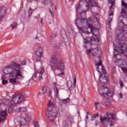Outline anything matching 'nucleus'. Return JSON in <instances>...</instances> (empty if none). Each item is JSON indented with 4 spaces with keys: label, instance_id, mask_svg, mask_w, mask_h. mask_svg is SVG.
Wrapping results in <instances>:
<instances>
[{
    "label": "nucleus",
    "instance_id": "obj_34",
    "mask_svg": "<svg viewBox=\"0 0 127 127\" xmlns=\"http://www.w3.org/2000/svg\"><path fill=\"white\" fill-rule=\"evenodd\" d=\"M8 83V81H7L6 80L2 79V83L3 85H6Z\"/></svg>",
    "mask_w": 127,
    "mask_h": 127
},
{
    "label": "nucleus",
    "instance_id": "obj_2",
    "mask_svg": "<svg viewBox=\"0 0 127 127\" xmlns=\"http://www.w3.org/2000/svg\"><path fill=\"white\" fill-rule=\"evenodd\" d=\"M21 64L16 63L13 62L10 64L7 65L3 69L4 74H10V78L12 76H19L23 78L22 71H21Z\"/></svg>",
    "mask_w": 127,
    "mask_h": 127
},
{
    "label": "nucleus",
    "instance_id": "obj_8",
    "mask_svg": "<svg viewBox=\"0 0 127 127\" xmlns=\"http://www.w3.org/2000/svg\"><path fill=\"white\" fill-rule=\"evenodd\" d=\"M105 90H106V92H108V88L105 87L104 86L102 87V88H100L98 89V92L101 96L103 97H106V96H108L112 98L113 97V95L114 93L112 91H110L109 92H105Z\"/></svg>",
    "mask_w": 127,
    "mask_h": 127
},
{
    "label": "nucleus",
    "instance_id": "obj_13",
    "mask_svg": "<svg viewBox=\"0 0 127 127\" xmlns=\"http://www.w3.org/2000/svg\"><path fill=\"white\" fill-rule=\"evenodd\" d=\"M76 76H74L73 80L74 85L71 82L67 83V86L68 87L69 91H72V90H73V88L76 87Z\"/></svg>",
    "mask_w": 127,
    "mask_h": 127
},
{
    "label": "nucleus",
    "instance_id": "obj_25",
    "mask_svg": "<svg viewBox=\"0 0 127 127\" xmlns=\"http://www.w3.org/2000/svg\"><path fill=\"white\" fill-rule=\"evenodd\" d=\"M62 102L64 104H67V103H69V102H70V99L67 98L65 99H63Z\"/></svg>",
    "mask_w": 127,
    "mask_h": 127
},
{
    "label": "nucleus",
    "instance_id": "obj_15",
    "mask_svg": "<svg viewBox=\"0 0 127 127\" xmlns=\"http://www.w3.org/2000/svg\"><path fill=\"white\" fill-rule=\"evenodd\" d=\"M115 64H116L117 66H121L122 65V66H124V63L126 62V61H125V60L124 59H118L115 60Z\"/></svg>",
    "mask_w": 127,
    "mask_h": 127
},
{
    "label": "nucleus",
    "instance_id": "obj_6",
    "mask_svg": "<svg viewBox=\"0 0 127 127\" xmlns=\"http://www.w3.org/2000/svg\"><path fill=\"white\" fill-rule=\"evenodd\" d=\"M24 100V96L22 94H15L13 96V98L11 101L12 105H16L19 104Z\"/></svg>",
    "mask_w": 127,
    "mask_h": 127
},
{
    "label": "nucleus",
    "instance_id": "obj_17",
    "mask_svg": "<svg viewBox=\"0 0 127 127\" xmlns=\"http://www.w3.org/2000/svg\"><path fill=\"white\" fill-rule=\"evenodd\" d=\"M15 77V78H10L9 79V83H12V84H15V83H17V81H16V80H18L19 79H20V78L19 77V76H12V77Z\"/></svg>",
    "mask_w": 127,
    "mask_h": 127
},
{
    "label": "nucleus",
    "instance_id": "obj_54",
    "mask_svg": "<svg viewBox=\"0 0 127 127\" xmlns=\"http://www.w3.org/2000/svg\"><path fill=\"white\" fill-rule=\"evenodd\" d=\"M23 16L24 17H25V15L26 14V13L25 12V11H23Z\"/></svg>",
    "mask_w": 127,
    "mask_h": 127
},
{
    "label": "nucleus",
    "instance_id": "obj_18",
    "mask_svg": "<svg viewBox=\"0 0 127 127\" xmlns=\"http://www.w3.org/2000/svg\"><path fill=\"white\" fill-rule=\"evenodd\" d=\"M54 90L55 94V97H56V98H58L59 96V90H58V88H57V86H54Z\"/></svg>",
    "mask_w": 127,
    "mask_h": 127
},
{
    "label": "nucleus",
    "instance_id": "obj_62",
    "mask_svg": "<svg viewBox=\"0 0 127 127\" xmlns=\"http://www.w3.org/2000/svg\"><path fill=\"white\" fill-rule=\"evenodd\" d=\"M121 22H122V23H123V24H124V22H123L122 21H121Z\"/></svg>",
    "mask_w": 127,
    "mask_h": 127
},
{
    "label": "nucleus",
    "instance_id": "obj_56",
    "mask_svg": "<svg viewBox=\"0 0 127 127\" xmlns=\"http://www.w3.org/2000/svg\"><path fill=\"white\" fill-rule=\"evenodd\" d=\"M112 15H114V13L113 12H111L109 13V16H112Z\"/></svg>",
    "mask_w": 127,
    "mask_h": 127
},
{
    "label": "nucleus",
    "instance_id": "obj_16",
    "mask_svg": "<svg viewBox=\"0 0 127 127\" xmlns=\"http://www.w3.org/2000/svg\"><path fill=\"white\" fill-rule=\"evenodd\" d=\"M106 121H111V120H115V115L114 114H109L108 113H107V117H105Z\"/></svg>",
    "mask_w": 127,
    "mask_h": 127
},
{
    "label": "nucleus",
    "instance_id": "obj_51",
    "mask_svg": "<svg viewBox=\"0 0 127 127\" xmlns=\"http://www.w3.org/2000/svg\"><path fill=\"white\" fill-rule=\"evenodd\" d=\"M55 47L57 49H60V48L61 47L60 46H55Z\"/></svg>",
    "mask_w": 127,
    "mask_h": 127
},
{
    "label": "nucleus",
    "instance_id": "obj_36",
    "mask_svg": "<svg viewBox=\"0 0 127 127\" xmlns=\"http://www.w3.org/2000/svg\"><path fill=\"white\" fill-rule=\"evenodd\" d=\"M98 105H100V103L97 102H95V107L96 110H98Z\"/></svg>",
    "mask_w": 127,
    "mask_h": 127
},
{
    "label": "nucleus",
    "instance_id": "obj_9",
    "mask_svg": "<svg viewBox=\"0 0 127 127\" xmlns=\"http://www.w3.org/2000/svg\"><path fill=\"white\" fill-rule=\"evenodd\" d=\"M92 53L93 56H94V57H96L97 58L101 57V55H102L101 49L98 48L92 50Z\"/></svg>",
    "mask_w": 127,
    "mask_h": 127
},
{
    "label": "nucleus",
    "instance_id": "obj_28",
    "mask_svg": "<svg viewBox=\"0 0 127 127\" xmlns=\"http://www.w3.org/2000/svg\"><path fill=\"white\" fill-rule=\"evenodd\" d=\"M110 105H111V102H110V101H108L103 103V105L105 106V107H109Z\"/></svg>",
    "mask_w": 127,
    "mask_h": 127
},
{
    "label": "nucleus",
    "instance_id": "obj_24",
    "mask_svg": "<svg viewBox=\"0 0 127 127\" xmlns=\"http://www.w3.org/2000/svg\"><path fill=\"white\" fill-rule=\"evenodd\" d=\"M43 3L44 4H48L49 3H51L52 2V0H42Z\"/></svg>",
    "mask_w": 127,
    "mask_h": 127
},
{
    "label": "nucleus",
    "instance_id": "obj_44",
    "mask_svg": "<svg viewBox=\"0 0 127 127\" xmlns=\"http://www.w3.org/2000/svg\"><path fill=\"white\" fill-rule=\"evenodd\" d=\"M50 13L51 15H52V17H54V14H53V12H52L51 10H50Z\"/></svg>",
    "mask_w": 127,
    "mask_h": 127
},
{
    "label": "nucleus",
    "instance_id": "obj_39",
    "mask_svg": "<svg viewBox=\"0 0 127 127\" xmlns=\"http://www.w3.org/2000/svg\"><path fill=\"white\" fill-rule=\"evenodd\" d=\"M44 19L43 18H40V22L42 25H44V22H43Z\"/></svg>",
    "mask_w": 127,
    "mask_h": 127
},
{
    "label": "nucleus",
    "instance_id": "obj_64",
    "mask_svg": "<svg viewBox=\"0 0 127 127\" xmlns=\"http://www.w3.org/2000/svg\"><path fill=\"white\" fill-rule=\"evenodd\" d=\"M126 116H127V112L126 113Z\"/></svg>",
    "mask_w": 127,
    "mask_h": 127
},
{
    "label": "nucleus",
    "instance_id": "obj_14",
    "mask_svg": "<svg viewBox=\"0 0 127 127\" xmlns=\"http://www.w3.org/2000/svg\"><path fill=\"white\" fill-rule=\"evenodd\" d=\"M17 121L18 123H20L21 126H24L26 125V119L23 117H18L17 118Z\"/></svg>",
    "mask_w": 127,
    "mask_h": 127
},
{
    "label": "nucleus",
    "instance_id": "obj_32",
    "mask_svg": "<svg viewBox=\"0 0 127 127\" xmlns=\"http://www.w3.org/2000/svg\"><path fill=\"white\" fill-rule=\"evenodd\" d=\"M17 26V23H13V24H11V27L12 28V29H13V28H15V27H16Z\"/></svg>",
    "mask_w": 127,
    "mask_h": 127
},
{
    "label": "nucleus",
    "instance_id": "obj_46",
    "mask_svg": "<svg viewBox=\"0 0 127 127\" xmlns=\"http://www.w3.org/2000/svg\"><path fill=\"white\" fill-rule=\"evenodd\" d=\"M51 95H52V91L49 90V96L51 97Z\"/></svg>",
    "mask_w": 127,
    "mask_h": 127
},
{
    "label": "nucleus",
    "instance_id": "obj_63",
    "mask_svg": "<svg viewBox=\"0 0 127 127\" xmlns=\"http://www.w3.org/2000/svg\"><path fill=\"white\" fill-rule=\"evenodd\" d=\"M122 12H124V9H122Z\"/></svg>",
    "mask_w": 127,
    "mask_h": 127
},
{
    "label": "nucleus",
    "instance_id": "obj_52",
    "mask_svg": "<svg viewBox=\"0 0 127 127\" xmlns=\"http://www.w3.org/2000/svg\"><path fill=\"white\" fill-rule=\"evenodd\" d=\"M95 126H98V125H99V121H96L95 122Z\"/></svg>",
    "mask_w": 127,
    "mask_h": 127
},
{
    "label": "nucleus",
    "instance_id": "obj_48",
    "mask_svg": "<svg viewBox=\"0 0 127 127\" xmlns=\"http://www.w3.org/2000/svg\"><path fill=\"white\" fill-rule=\"evenodd\" d=\"M64 75V72H61V73H59L57 75V76H63Z\"/></svg>",
    "mask_w": 127,
    "mask_h": 127
},
{
    "label": "nucleus",
    "instance_id": "obj_26",
    "mask_svg": "<svg viewBox=\"0 0 127 127\" xmlns=\"http://www.w3.org/2000/svg\"><path fill=\"white\" fill-rule=\"evenodd\" d=\"M63 127H69V125L67 123V121L64 120L63 121Z\"/></svg>",
    "mask_w": 127,
    "mask_h": 127
},
{
    "label": "nucleus",
    "instance_id": "obj_21",
    "mask_svg": "<svg viewBox=\"0 0 127 127\" xmlns=\"http://www.w3.org/2000/svg\"><path fill=\"white\" fill-rule=\"evenodd\" d=\"M91 41H95L97 45L100 44V39H98L97 38H93L91 39Z\"/></svg>",
    "mask_w": 127,
    "mask_h": 127
},
{
    "label": "nucleus",
    "instance_id": "obj_4",
    "mask_svg": "<svg viewBox=\"0 0 127 127\" xmlns=\"http://www.w3.org/2000/svg\"><path fill=\"white\" fill-rule=\"evenodd\" d=\"M95 66L97 67V70L98 72L101 73V71L103 72V74H102L100 76L99 81L102 84H106L109 80V77L106 76L105 74H106V70H105V67L103 65V64H102V60L101 59L99 60L98 63H96L95 64ZM101 70V71H100ZM105 73V74H104Z\"/></svg>",
    "mask_w": 127,
    "mask_h": 127
},
{
    "label": "nucleus",
    "instance_id": "obj_58",
    "mask_svg": "<svg viewBox=\"0 0 127 127\" xmlns=\"http://www.w3.org/2000/svg\"><path fill=\"white\" fill-rule=\"evenodd\" d=\"M54 85L55 87H56V85H57V82H54Z\"/></svg>",
    "mask_w": 127,
    "mask_h": 127
},
{
    "label": "nucleus",
    "instance_id": "obj_38",
    "mask_svg": "<svg viewBox=\"0 0 127 127\" xmlns=\"http://www.w3.org/2000/svg\"><path fill=\"white\" fill-rule=\"evenodd\" d=\"M120 67H121L122 71H124L125 72H127V68L122 67V65L120 66Z\"/></svg>",
    "mask_w": 127,
    "mask_h": 127
},
{
    "label": "nucleus",
    "instance_id": "obj_23",
    "mask_svg": "<svg viewBox=\"0 0 127 127\" xmlns=\"http://www.w3.org/2000/svg\"><path fill=\"white\" fill-rule=\"evenodd\" d=\"M124 33H127V25L124 26V27H122V30H121Z\"/></svg>",
    "mask_w": 127,
    "mask_h": 127
},
{
    "label": "nucleus",
    "instance_id": "obj_31",
    "mask_svg": "<svg viewBox=\"0 0 127 127\" xmlns=\"http://www.w3.org/2000/svg\"><path fill=\"white\" fill-rule=\"evenodd\" d=\"M33 12V9H32L31 8H29L28 10L29 16H31V15L32 14Z\"/></svg>",
    "mask_w": 127,
    "mask_h": 127
},
{
    "label": "nucleus",
    "instance_id": "obj_22",
    "mask_svg": "<svg viewBox=\"0 0 127 127\" xmlns=\"http://www.w3.org/2000/svg\"><path fill=\"white\" fill-rule=\"evenodd\" d=\"M97 117H99V113H96V114H94L93 116L92 117L91 120V121H95Z\"/></svg>",
    "mask_w": 127,
    "mask_h": 127
},
{
    "label": "nucleus",
    "instance_id": "obj_30",
    "mask_svg": "<svg viewBox=\"0 0 127 127\" xmlns=\"http://www.w3.org/2000/svg\"><path fill=\"white\" fill-rule=\"evenodd\" d=\"M42 91L43 94H46V93H47V87H46V86L43 87Z\"/></svg>",
    "mask_w": 127,
    "mask_h": 127
},
{
    "label": "nucleus",
    "instance_id": "obj_7",
    "mask_svg": "<svg viewBox=\"0 0 127 127\" xmlns=\"http://www.w3.org/2000/svg\"><path fill=\"white\" fill-rule=\"evenodd\" d=\"M106 120L107 119L105 118V116H100V122L104 127H111L114 126V122Z\"/></svg>",
    "mask_w": 127,
    "mask_h": 127
},
{
    "label": "nucleus",
    "instance_id": "obj_42",
    "mask_svg": "<svg viewBox=\"0 0 127 127\" xmlns=\"http://www.w3.org/2000/svg\"><path fill=\"white\" fill-rule=\"evenodd\" d=\"M119 84L121 87H124V83H123V81H122L121 80H120Z\"/></svg>",
    "mask_w": 127,
    "mask_h": 127
},
{
    "label": "nucleus",
    "instance_id": "obj_43",
    "mask_svg": "<svg viewBox=\"0 0 127 127\" xmlns=\"http://www.w3.org/2000/svg\"><path fill=\"white\" fill-rule=\"evenodd\" d=\"M112 20H113V18H109L108 19L107 21H108V23H111V22L112 21Z\"/></svg>",
    "mask_w": 127,
    "mask_h": 127
},
{
    "label": "nucleus",
    "instance_id": "obj_10",
    "mask_svg": "<svg viewBox=\"0 0 127 127\" xmlns=\"http://www.w3.org/2000/svg\"><path fill=\"white\" fill-rule=\"evenodd\" d=\"M43 53V50L41 47H39L36 51L35 55L37 57L39 58V60H36L37 62L40 61V58L42 57V54Z\"/></svg>",
    "mask_w": 127,
    "mask_h": 127
},
{
    "label": "nucleus",
    "instance_id": "obj_47",
    "mask_svg": "<svg viewBox=\"0 0 127 127\" xmlns=\"http://www.w3.org/2000/svg\"><path fill=\"white\" fill-rule=\"evenodd\" d=\"M119 97L120 99H122L123 97H124V95H123V93H120L119 94Z\"/></svg>",
    "mask_w": 127,
    "mask_h": 127
},
{
    "label": "nucleus",
    "instance_id": "obj_35",
    "mask_svg": "<svg viewBox=\"0 0 127 127\" xmlns=\"http://www.w3.org/2000/svg\"><path fill=\"white\" fill-rule=\"evenodd\" d=\"M57 36V33H53L51 36L52 39H53V38H55Z\"/></svg>",
    "mask_w": 127,
    "mask_h": 127
},
{
    "label": "nucleus",
    "instance_id": "obj_57",
    "mask_svg": "<svg viewBox=\"0 0 127 127\" xmlns=\"http://www.w3.org/2000/svg\"><path fill=\"white\" fill-rule=\"evenodd\" d=\"M39 39V37H38L37 36H36L35 38V39H37H37Z\"/></svg>",
    "mask_w": 127,
    "mask_h": 127
},
{
    "label": "nucleus",
    "instance_id": "obj_37",
    "mask_svg": "<svg viewBox=\"0 0 127 127\" xmlns=\"http://www.w3.org/2000/svg\"><path fill=\"white\" fill-rule=\"evenodd\" d=\"M11 112H12V107L11 106H10L9 107V110H8V113L10 114V113H11Z\"/></svg>",
    "mask_w": 127,
    "mask_h": 127
},
{
    "label": "nucleus",
    "instance_id": "obj_41",
    "mask_svg": "<svg viewBox=\"0 0 127 127\" xmlns=\"http://www.w3.org/2000/svg\"><path fill=\"white\" fill-rule=\"evenodd\" d=\"M21 65H26V61L25 60L23 61L21 63Z\"/></svg>",
    "mask_w": 127,
    "mask_h": 127
},
{
    "label": "nucleus",
    "instance_id": "obj_20",
    "mask_svg": "<svg viewBox=\"0 0 127 127\" xmlns=\"http://www.w3.org/2000/svg\"><path fill=\"white\" fill-rule=\"evenodd\" d=\"M38 73V74H40V75H43L45 71H44V68L41 67L40 69H38V71H37Z\"/></svg>",
    "mask_w": 127,
    "mask_h": 127
},
{
    "label": "nucleus",
    "instance_id": "obj_45",
    "mask_svg": "<svg viewBox=\"0 0 127 127\" xmlns=\"http://www.w3.org/2000/svg\"><path fill=\"white\" fill-rule=\"evenodd\" d=\"M106 26L108 28H110L111 27V23H108Z\"/></svg>",
    "mask_w": 127,
    "mask_h": 127
},
{
    "label": "nucleus",
    "instance_id": "obj_49",
    "mask_svg": "<svg viewBox=\"0 0 127 127\" xmlns=\"http://www.w3.org/2000/svg\"><path fill=\"white\" fill-rule=\"evenodd\" d=\"M39 80H42L43 79V76H42V75H41L39 76Z\"/></svg>",
    "mask_w": 127,
    "mask_h": 127
},
{
    "label": "nucleus",
    "instance_id": "obj_53",
    "mask_svg": "<svg viewBox=\"0 0 127 127\" xmlns=\"http://www.w3.org/2000/svg\"><path fill=\"white\" fill-rule=\"evenodd\" d=\"M92 50L91 49H89V50H87V53L89 54V53H91Z\"/></svg>",
    "mask_w": 127,
    "mask_h": 127
},
{
    "label": "nucleus",
    "instance_id": "obj_5",
    "mask_svg": "<svg viewBox=\"0 0 127 127\" xmlns=\"http://www.w3.org/2000/svg\"><path fill=\"white\" fill-rule=\"evenodd\" d=\"M46 115L48 118H55L57 116V109L55 108V103H53L50 100L48 102Z\"/></svg>",
    "mask_w": 127,
    "mask_h": 127
},
{
    "label": "nucleus",
    "instance_id": "obj_55",
    "mask_svg": "<svg viewBox=\"0 0 127 127\" xmlns=\"http://www.w3.org/2000/svg\"><path fill=\"white\" fill-rule=\"evenodd\" d=\"M34 78H37V72L35 73V75H34Z\"/></svg>",
    "mask_w": 127,
    "mask_h": 127
},
{
    "label": "nucleus",
    "instance_id": "obj_59",
    "mask_svg": "<svg viewBox=\"0 0 127 127\" xmlns=\"http://www.w3.org/2000/svg\"><path fill=\"white\" fill-rule=\"evenodd\" d=\"M38 94L39 96H41V95H42V93L39 92Z\"/></svg>",
    "mask_w": 127,
    "mask_h": 127
},
{
    "label": "nucleus",
    "instance_id": "obj_50",
    "mask_svg": "<svg viewBox=\"0 0 127 127\" xmlns=\"http://www.w3.org/2000/svg\"><path fill=\"white\" fill-rule=\"evenodd\" d=\"M112 72H113V73H115V72H116V67H113V69H112Z\"/></svg>",
    "mask_w": 127,
    "mask_h": 127
},
{
    "label": "nucleus",
    "instance_id": "obj_60",
    "mask_svg": "<svg viewBox=\"0 0 127 127\" xmlns=\"http://www.w3.org/2000/svg\"><path fill=\"white\" fill-rule=\"evenodd\" d=\"M88 114L87 115V116H86V120H88Z\"/></svg>",
    "mask_w": 127,
    "mask_h": 127
},
{
    "label": "nucleus",
    "instance_id": "obj_33",
    "mask_svg": "<svg viewBox=\"0 0 127 127\" xmlns=\"http://www.w3.org/2000/svg\"><path fill=\"white\" fill-rule=\"evenodd\" d=\"M68 120L69 121L70 123H74V119L72 117H68Z\"/></svg>",
    "mask_w": 127,
    "mask_h": 127
},
{
    "label": "nucleus",
    "instance_id": "obj_12",
    "mask_svg": "<svg viewBox=\"0 0 127 127\" xmlns=\"http://www.w3.org/2000/svg\"><path fill=\"white\" fill-rule=\"evenodd\" d=\"M117 39L120 41H125L127 39V38H126L123 32L120 31L119 34L117 35Z\"/></svg>",
    "mask_w": 127,
    "mask_h": 127
},
{
    "label": "nucleus",
    "instance_id": "obj_1",
    "mask_svg": "<svg viewBox=\"0 0 127 127\" xmlns=\"http://www.w3.org/2000/svg\"><path fill=\"white\" fill-rule=\"evenodd\" d=\"M91 6H97V4L94 0H79V3L76 6L77 14H79L80 17H77L74 22L78 29L81 30L83 33L89 34L92 32L94 34L92 25H89V22L86 19V12Z\"/></svg>",
    "mask_w": 127,
    "mask_h": 127
},
{
    "label": "nucleus",
    "instance_id": "obj_61",
    "mask_svg": "<svg viewBox=\"0 0 127 127\" xmlns=\"http://www.w3.org/2000/svg\"><path fill=\"white\" fill-rule=\"evenodd\" d=\"M50 122H52V123H53L54 122V119H52Z\"/></svg>",
    "mask_w": 127,
    "mask_h": 127
},
{
    "label": "nucleus",
    "instance_id": "obj_27",
    "mask_svg": "<svg viewBox=\"0 0 127 127\" xmlns=\"http://www.w3.org/2000/svg\"><path fill=\"white\" fill-rule=\"evenodd\" d=\"M119 53H120V51H119L118 50H117V49H116V48H115L114 52V55L115 57H116V56L119 55Z\"/></svg>",
    "mask_w": 127,
    "mask_h": 127
},
{
    "label": "nucleus",
    "instance_id": "obj_11",
    "mask_svg": "<svg viewBox=\"0 0 127 127\" xmlns=\"http://www.w3.org/2000/svg\"><path fill=\"white\" fill-rule=\"evenodd\" d=\"M0 116L1 117H0V123H2L4 121V119L6 118V109H5L4 110L1 109L0 112Z\"/></svg>",
    "mask_w": 127,
    "mask_h": 127
},
{
    "label": "nucleus",
    "instance_id": "obj_29",
    "mask_svg": "<svg viewBox=\"0 0 127 127\" xmlns=\"http://www.w3.org/2000/svg\"><path fill=\"white\" fill-rule=\"evenodd\" d=\"M3 103H1L0 102V105H3V104L5 105V106L8 105V101H7V100L4 99L3 100Z\"/></svg>",
    "mask_w": 127,
    "mask_h": 127
},
{
    "label": "nucleus",
    "instance_id": "obj_3",
    "mask_svg": "<svg viewBox=\"0 0 127 127\" xmlns=\"http://www.w3.org/2000/svg\"><path fill=\"white\" fill-rule=\"evenodd\" d=\"M51 66L52 69L54 70H61L63 71L65 69V65H64V62L62 60H59L56 56H53L50 61Z\"/></svg>",
    "mask_w": 127,
    "mask_h": 127
},
{
    "label": "nucleus",
    "instance_id": "obj_19",
    "mask_svg": "<svg viewBox=\"0 0 127 127\" xmlns=\"http://www.w3.org/2000/svg\"><path fill=\"white\" fill-rule=\"evenodd\" d=\"M16 110L17 112H26L27 111L26 107H20Z\"/></svg>",
    "mask_w": 127,
    "mask_h": 127
},
{
    "label": "nucleus",
    "instance_id": "obj_40",
    "mask_svg": "<svg viewBox=\"0 0 127 127\" xmlns=\"http://www.w3.org/2000/svg\"><path fill=\"white\" fill-rule=\"evenodd\" d=\"M34 125L35 127H39V124H38V123L37 122H34Z\"/></svg>",
    "mask_w": 127,
    "mask_h": 127
}]
</instances>
